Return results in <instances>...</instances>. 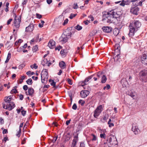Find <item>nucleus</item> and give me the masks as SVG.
Listing matches in <instances>:
<instances>
[{"mask_svg": "<svg viewBox=\"0 0 147 147\" xmlns=\"http://www.w3.org/2000/svg\"><path fill=\"white\" fill-rule=\"evenodd\" d=\"M102 75V72H99L96 74V77L98 78H99L100 77V76Z\"/></svg>", "mask_w": 147, "mask_h": 147, "instance_id": "nucleus-37", "label": "nucleus"}, {"mask_svg": "<svg viewBox=\"0 0 147 147\" xmlns=\"http://www.w3.org/2000/svg\"><path fill=\"white\" fill-rule=\"evenodd\" d=\"M80 147H85V144L83 142H81L80 145Z\"/></svg>", "mask_w": 147, "mask_h": 147, "instance_id": "nucleus-48", "label": "nucleus"}, {"mask_svg": "<svg viewBox=\"0 0 147 147\" xmlns=\"http://www.w3.org/2000/svg\"><path fill=\"white\" fill-rule=\"evenodd\" d=\"M39 38V34H37L36 35V36H35L34 38V39L35 40V42H37L38 41Z\"/></svg>", "mask_w": 147, "mask_h": 147, "instance_id": "nucleus-36", "label": "nucleus"}, {"mask_svg": "<svg viewBox=\"0 0 147 147\" xmlns=\"http://www.w3.org/2000/svg\"><path fill=\"white\" fill-rule=\"evenodd\" d=\"M26 138H24L23 140H22V144H24L26 142Z\"/></svg>", "mask_w": 147, "mask_h": 147, "instance_id": "nucleus-59", "label": "nucleus"}, {"mask_svg": "<svg viewBox=\"0 0 147 147\" xmlns=\"http://www.w3.org/2000/svg\"><path fill=\"white\" fill-rule=\"evenodd\" d=\"M102 105L98 106L94 111V116L95 118H97L102 111Z\"/></svg>", "mask_w": 147, "mask_h": 147, "instance_id": "nucleus-9", "label": "nucleus"}, {"mask_svg": "<svg viewBox=\"0 0 147 147\" xmlns=\"http://www.w3.org/2000/svg\"><path fill=\"white\" fill-rule=\"evenodd\" d=\"M32 78L34 80H36L38 79V77H35L34 76H33L32 77Z\"/></svg>", "mask_w": 147, "mask_h": 147, "instance_id": "nucleus-62", "label": "nucleus"}, {"mask_svg": "<svg viewBox=\"0 0 147 147\" xmlns=\"http://www.w3.org/2000/svg\"><path fill=\"white\" fill-rule=\"evenodd\" d=\"M88 18L91 19L92 21L94 20V17L91 15H90L89 16Z\"/></svg>", "mask_w": 147, "mask_h": 147, "instance_id": "nucleus-58", "label": "nucleus"}, {"mask_svg": "<svg viewBox=\"0 0 147 147\" xmlns=\"http://www.w3.org/2000/svg\"><path fill=\"white\" fill-rule=\"evenodd\" d=\"M63 19L62 18H59L57 19V21L58 22V25L59 24H61L62 22Z\"/></svg>", "mask_w": 147, "mask_h": 147, "instance_id": "nucleus-30", "label": "nucleus"}, {"mask_svg": "<svg viewBox=\"0 0 147 147\" xmlns=\"http://www.w3.org/2000/svg\"><path fill=\"white\" fill-rule=\"evenodd\" d=\"M48 62V61L47 59H45L41 62V63L42 65L44 66L47 64Z\"/></svg>", "mask_w": 147, "mask_h": 147, "instance_id": "nucleus-24", "label": "nucleus"}, {"mask_svg": "<svg viewBox=\"0 0 147 147\" xmlns=\"http://www.w3.org/2000/svg\"><path fill=\"white\" fill-rule=\"evenodd\" d=\"M59 65L61 68L62 69H63L65 68L66 64L65 62L63 61L60 62Z\"/></svg>", "mask_w": 147, "mask_h": 147, "instance_id": "nucleus-21", "label": "nucleus"}, {"mask_svg": "<svg viewBox=\"0 0 147 147\" xmlns=\"http://www.w3.org/2000/svg\"><path fill=\"white\" fill-rule=\"evenodd\" d=\"M103 18L102 20L105 23H111L113 22L115 23V20L111 11L110 12H106L103 14Z\"/></svg>", "mask_w": 147, "mask_h": 147, "instance_id": "nucleus-2", "label": "nucleus"}, {"mask_svg": "<svg viewBox=\"0 0 147 147\" xmlns=\"http://www.w3.org/2000/svg\"><path fill=\"white\" fill-rule=\"evenodd\" d=\"M107 118H108L107 117V115H105V116H104L103 118V120L105 121L107 119Z\"/></svg>", "mask_w": 147, "mask_h": 147, "instance_id": "nucleus-56", "label": "nucleus"}, {"mask_svg": "<svg viewBox=\"0 0 147 147\" xmlns=\"http://www.w3.org/2000/svg\"><path fill=\"white\" fill-rule=\"evenodd\" d=\"M41 77L42 83H44L45 80L47 81V79L48 78V74L46 69L43 70L42 71Z\"/></svg>", "mask_w": 147, "mask_h": 147, "instance_id": "nucleus-7", "label": "nucleus"}, {"mask_svg": "<svg viewBox=\"0 0 147 147\" xmlns=\"http://www.w3.org/2000/svg\"><path fill=\"white\" fill-rule=\"evenodd\" d=\"M71 121V119H70L69 120H67L66 121L65 123L67 125H68L69 123H70V122Z\"/></svg>", "mask_w": 147, "mask_h": 147, "instance_id": "nucleus-61", "label": "nucleus"}, {"mask_svg": "<svg viewBox=\"0 0 147 147\" xmlns=\"http://www.w3.org/2000/svg\"><path fill=\"white\" fill-rule=\"evenodd\" d=\"M141 25V22L136 20H134L133 22L130 23L129 26V31L128 34L129 36L130 37L133 36L135 32L138 30Z\"/></svg>", "mask_w": 147, "mask_h": 147, "instance_id": "nucleus-1", "label": "nucleus"}, {"mask_svg": "<svg viewBox=\"0 0 147 147\" xmlns=\"http://www.w3.org/2000/svg\"><path fill=\"white\" fill-rule=\"evenodd\" d=\"M93 138L92 139V141H95L96 140L97 138L96 136L94 134H92Z\"/></svg>", "mask_w": 147, "mask_h": 147, "instance_id": "nucleus-49", "label": "nucleus"}, {"mask_svg": "<svg viewBox=\"0 0 147 147\" xmlns=\"http://www.w3.org/2000/svg\"><path fill=\"white\" fill-rule=\"evenodd\" d=\"M57 138V136H56L53 139L51 140L52 142L53 143H54L56 141Z\"/></svg>", "mask_w": 147, "mask_h": 147, "instance_id": "nucleus-43", "label": "nucleus"}, {"mask_svg": "<svg viewBox=\"0 0 147 147\" xmlns=\"http://www.w3.org/2000/svg\"><path fill=\"white\" fill-rule=\"evenodd\" d=\"M141 59L142 63L147 65V54H143L141 57Z\"/></svg>", "mask_w": 147, "mask_h": 147, "instance_id": "nucleus-11", "label": "nucleus"}, {"mask_svg": "<svg viewBox=\"0 0 147 147\" xmlns=\"http://www.w3.org/2000/svg\"><path fill=\"white\" fill-rule=\"evenodd\" d=\"M51 86H53L54 87H55L56 82L53 80H52V82L51 83Z\"/></svg>", "mask_w": 147, "mask_h": 147, "instance_id": "nucleus-40", "label": "nucleus"}, {"mask_svg": "<svg viewBox=\"0 0 147 147\" xmlns=\"http://www.w3.org/2000/svg\"><path fill=\"white\" fill-rule=\"evenodd\" d=\"M60 54L63 57H65L67 54V52L64 49H62L61 51Z\"/></svg>", "mask_w": 147, "mask_h": 147, "instance_id": "nucleus-23", "label": "nucleus"}, {"mask_svg": "<svg viewBox=\"0 0 147 147\" xmlns=\"http://www.w3.org/2000/svg\"><path fill=\"white\" fill-rule=\"evenodd\" d=\"M68 95L70 98L72 97L73 94L72 93L71 91L68 92Z\"/></svg>", "mask_w": 147, "mask_h": 147, "instance_id": "nucleus-53", "label": "nucleus"}, {"mask_svg": "<svg viewBox=\"0 0 147 147\" xmlns=\"http://www.w3.org/2000/svg\"><path fill=\"white\" fill-rule=\"evenodd\" d=\"M21 80H20L19 81V83L20 84H21L22 82H23V80H24L25 78V77L24 76H21Z\"/></svg>", "mask_w": 147, "mask_h": 147, "instance_id": "nucleus-39", "label": "nucleus"}, {"mask_svg": "<svg viewBox=\"0 0 147 147\" xmlns=\"http://www.w3.org/2000/svg\"><path fill=\"white\" fill-rule=\"evenodd\" d=\"M115 23H119L121 21L122 17V14L120 11H112Z\"/></svg>", "mask_w": 147, "mask_h": 147, "instance_id": "nucleus-4", "label": "nucleus"}, {"mask_svg": "<svg viewBox=\"0 0 147 147\" xmlns=\"http://www.w3.org/2000/svg\"><path fill=\"white\" fill-rule=\"evenodd\" d=\"M102 29L104 32L106 33H110L112 30V28L109 26H104L102 28Z\"/></svg>", "mask_w": 147, "mask_h": 147, "instance_id": "nucleus-14", "label": "nucleus"}, {"mask_svg": "<svg viewBox=\"0 0 147 147\" xmlns=\"http://www.w3.org/2000/svg\"><path fill=\"white\" fill-rule=\"evenodd\" d=\"M68 19H66L64 21L63 24V25L65 26L66 24L68 23Z\"/></svg>", "mask_w": 147, "mask_h": 147, "instance_id": "nucleus-41", "label": "nucleus"}, {"mask_svg": "<svg viewBox=\"0 0 147 147\" xmlns=\"http://www.w3.org/2000/svg\"><path fill=\"white\" fill-rule=\"evenodd\" d=\"M11 57V54L10 53H9L7 55V56L6 59V60L5 61V63H7L9 61Z\"/></svg>", "mask_w": 147, "mask_h": 147, "instance_id": "nucleus-27", "label": "nucleus"}, {"mask_svg": "<svg viewBox=\"0 0 147 147\" xmlns=\"http://www.w3.org/2000/svg\"><path fill=\"white\" fill-rule=\"evenodd\" d=\"M20 18L17 19L16 18H15L14 25L17 28H18L20 26V24L21 22V17H19Z\"/></svg>", "mask_w": 147, "mask_h": 147, "instance_id": "nucleus-12", "label": "nucleus"}, {"mask_svg": "<svg viewBox=\"0 0 147 147\" xmlns=\"http://www.w3.org/2000/svg\"><path fill=\"white\" fill-rule=\"evenodd\" d=\"M26 111L24 110H22L21 111L22 114L23 116H24L26 114Z\"/></svg>", "mask_w": 147, "mask_h": 147, "instance_id": "nucleus-50", "label": "nucleus"}, {"mask_svg": "<svg viewBox=\"0 0 147 147\" xmlns=\"http://www.w3.org/2000/svg\"><path fill=\"white\" fill-rule=\"evenodd\" d=\"M15 9V7L14 8L13 11V13L14 15V16H15V18H17V16H16V11H14V10Z\"/></svg>", "mask_w": 147, "mask_h": 147, "instance_id": "nucleus-60", "label": "nucleus"}, {"mask_svg": "<svg viewBox=\"0 0 147 147\" xmlns=\"http://www.w3.org/2000/svg\"><path fill=\"white\" fill-rule=\"evenodd\" d=\"M52 1V0H47V2L48 4H50Z\"/></svg>", "mask_w": 147, "mask_h": 147, "instance_id": "nucleus-63", "label": "nucleus"}, {"mask_svg": "<svg viewBox=\"0 0 147 147\" xmlns=\"http://www.w3.org/2000/svg\"><path fill=\"white\" fill-rule=\"evenodd\" d=\"M78 136H75L73 140L71 147H75L76 145V143L78 141Z\"/></svg>", "mask_w": 147, "mask_h": 147, "instance_id": "nucleus-19", "label": "nucleus"}, {"mask_svg": "<svg viewBox=\"0 0 147 147\" xmlns=\"http://www.w3.org/2000/svg\"><path fill=\"white\" fill-rule=\"evenodd\" d=\"M67 81L69 84L72 85V80L71 79L69 78H68L67 79Z\"/></svg>", "mask_w": 147, "mask_h": 147, "instance_id": "nucleus-47", "label": "nucleus"}, {"mask_svg": "<svg viewBox=\"0 0 147 147\" xmlns=\"http://www.w3.org/2000/svg\"><path fill=\"white\" fill-rule=\"evenodd\" d=\"M121 83L123 86H126L128 84V82L125 78H123L121 80Z\"/></svg>", "mask_w": 147, "mask_h": 147, "instance_id": "nucleus-22", "label": "nucleus"}, {"mask_svg": "<svg viewBox=\"0 0 147 147\" xmlns=\"http://www.w3.org/2000/svg\"><path fill=\"white\" fill-rule=\"evenodd\" d=\"M78 103L79 104H80L82 106L84 105V104L85 103V102L82 100H80L78 101Z\"/></svg>", "mask_w": 147, "mask_h": 147, "instance_id": "nucleus-34", "label": "nucleus"}, {"mask_svg": "<svg viewBox=\"0 0 147 147\" xmlns=\"http://www.w3.org/2000/svg\"><path fill=\"white\" fill-rule=\"evenodd\" d=\"M94 75H92L89 76L88 78H86L85 80L82 82H80V84L82 86H84L86 84V82H88L90 80L93 76Z\"/></svg>", "mask_w": 147, "mask_h": 147, "instance_id": "nucleus-13", "label": "nucleus"}, {"mask_svg": "<svg viewBox=\"0 0 147 147\" xmlns=\"http://www.w3.org/2000/svg\"><path fill=\"white\" fill-rule=\"evenodd\" d=\"M119 44H116L115 46V51H119V50L118 49L119 48Z\"/></svg>", "mask_w": 147, "mask_h": 147, "instance_id": "nucleus-29", "label": "nucleus"}, {"mask_svg": "<svg viewBox=\"0 0 147 147\" xmlns=\"http://www.w3.org/2000/svg\"><path fill=\"white\" fill-rule=\"evenodd\" d=\"M55 41L51 40L48 43V46L50 49H54L55 47Z\"/></svg>", "mask_w": 147, "mask_h": 147, "instance_id": "nucleus-16", "label": "nucleus"}, {"mask_svg": "<svg viewBox=\"0 0 147 147\" xmlns=\"http://www.w3.org/2000/svg\"><path fill=\"white\" fill-rule=\"evenodd\" d=\"M36 17L40 19L42 17V16L41 15L39 14L38 13H36Z\"/></svg>", "mask_w": 147, "mask_h": 147, "instance_id": "nucleus-42", "label": "nucleus"}, {"mask_svg": "<svg viewBox=\"0 0 147 147\" xmlns=\"http://www.w3.org/2000/svg\"><path fill=\"white\" fill-rule=\"evenodd\" d=\"M30 67L32 68H34L36 69H37L38 68V66L36 64V63H34L33 64V65H30Z\"/></svg>", "mask_w": 147, "mask_h": 147, "instance_id": "nucleus-33", "label": "nucleus"}, {"mask_svg": "<svg viewBox=\"0 0 147 147\" xmlns=\"http://www.w3.org/2000/svg\"><path fill=\"white\" fill-rule=\"evenodd\" d=\"M24 66V65L23 64H21L19 66V68L20 69H22L23 68V67Z\"/></svg>", "mask_w": 147, "mask_h": 147, "instance_id": "nucleus-64", "label": "nucleus"}, {"mask_svg": "<svg viewBox=\"0 0 147 147\" xmlns=\"http://www.w3.org/2000/svg\"><path fill=\"white\" fill-rule=\"evenodd\" d=\"M100 137L101 138H103V139H105L106 138V135L105 134V133H103V134H100Z\"/></svg>", "mask_w": 147, "mask_h": 147, "instance_id": "nucleus-38", "label": "nucleus"}, {"mask_svg": "<svg viewBox=\"0 0 147 147\" xmlns=\"http://www.w3.org/2000/svg\"><path fill=\"white\" fill-rule=\"evenodd\" d=\"M76 15H77L76 14H75L71 13L70 14L69 18L70 19H72L74 17H75Z\"/></svg>", "mask_w": 147, "mask_h": 147, "instance_id": "nucleus-35", "label": "nucleus"}, {"mask_svg": "<svg viewBox=\"0 0 147 147\" xmlns=\"http://www.w3.org/2000/svg\"><path fill=\"white\" fill-rule=\"evenodd\" d=\"M34 25L33 24H30L26 28V32H32L34 30Z\"/></svg>", "mask_w": 147, "mask_h": 147, "instance_id": "nucleus-17", "label": "nucleus"}, {"mask_svg": "<svg viewBox=\"0 0 147 147\" xmlns=\"http://www.w3.org/2000/svg\"><path fill=\"white\" fill-rule=\"evenodd\" d=\"M38 49V46L36 45L34 46L32 48V51L34 52H36Z\"/></svg>", "mask_w": 147, "mask_h": 147, "instance_id": "nucleus-31", "label": "nucleus"}, {"mask_svg": "<svg viewBox=\"0 0 147 147\" xmlns=\"http://www.w3.org/2000/svg\"><path fill=\"white\" fill-rule=\"evenodd\" d=\"M75 28L78 30H80L82 29V27L78 24L75 27Z\"/></svg>", "mask_w": 147, "mask_h": 147, "instance_id": "nucleus-32", "label": "nucleus"}, {"mask_svg": "<svg viewBox=\"0 0 147 147\" xmlns=\"http://www.w3.org/2000/svg\"><path fill=\"white\" fill-rule=\"evenodd\" d=\"M139 76L143 81L147 82V70H144L141 71L139 73Z\"/></svg>", "mask_w": 147, "mask_h": 147, "instance_id": "nucleus-6", "label": "nucleus"}, {"mask_svg": "<svg viewBox=\"0 0 147 147\" xmlns=\"http://www.w3.org/2000/svg\"><path fill=\"white\" fill-rule=\"evenodd\" d=\"M72 108L74 110H76L77 108V106L76 104L74 103L73 105Z\"/></svg>", "mask_w": 147, "mask_h": 147, "instance_id": "nucleus-45", "label": "nucleus"}, {"mask_svg": "<svg viewBox=\"0 0 147 147\" xmlns=\"http://www.w3.org/2000/svg\"><path fill=\"white\" fill-rule=\"evenodd\" d=\"M107 78L105 75H103L102 78L101 82L102 83H104L107 80Z\"/></svg>", "mask_w": 147, "mask_h": 147, "instance_id": "nucleus-26", "label": "nucleus"}, {"mask_svg": "<svg viewBox=\"0 0 147 147\" xmlns=\"http://www.w3.org/2000/svg\"><path fill=\"white\" fill-rule=\"evenodd\" d=\"M11 92L13 93H16L17 92V91L16 89H13L11 91Z\"/></svg>", "mask_w": 147, "mask_h": 147, "instance_id": "nucleus-52", "label": "nucleus"}, {"mask_svg": "<svg viewBox=\"0 0 147 147\" xmlns=\"http://www.w3.org/2000/svg\"><path fill=\"white\" fill-rule=\"evenodd\" d=\"M61 41H63L64 42H66L67 41L68 38L66 35L63 34L59 38Z\"/></svg>", "mask_w": 147, "mask_h": 147, "instance_id": "nucleus-18", "label": "nucleus"}, {"mask_svg": "<svg viewBox=\"0 0 147 147\" xmlns=\"http://www.w3.org/2000/svg\"><path fill=\"white\" fill-rule=\"evenodd\" d=\"M12 98L11 96L5 97L4 100L6 104L5 109H8L9 111L11 110L15 107L14 103L11 101Z\"/></svg>", "mask_w": 147, "mask_h": 147, "instance_id": "nucleus-3", "label": "nucleus"}, {"mask_svg": "<svg viewBox=\"0 0 147 147\" xmlns=\"http://www.w3.org/2000/svg\"><path fill=\"white\" fill-rule=\"evenodd\" d=\"M27 84L28 85H31L32 84V80L31 78H29L26 81Z\"/></svg>", "mask_w": 147, "mask_h": 147, "instance_id": "nucleus-28", "label": "nucleus"}, {"mask_svg": "<svg viewBox=\"0 0 147 147\" xmlns=\"http://www.w3.org/2000/svg\"><path fill=\"white\" fill-rule=\"evenodd\" d=\"M110 88V86L109 84H107L106 86H105L103 88V89L105 90L106 88H107V89H109Z\"/></svg>", "mask_w": 147, "mask_h": 147, "instance_id": "nucleus-44", "label": "nucleus"}, {"mask_svg": "<svg viewBox=\"0 0 147 147\" xmlns=\"http://www.w3.org/2000/svg\"><path fill=\"white\" fill-rule=\"evenodd\" d=\"M109 143L110 145L115 146L117 144V139L115 136H111L109 139H107L106 143L104 142V144Z\"/></svg>", "mask_w": 147, "mask_h": 147, "instance_id": "nucleus-5", "label": "nucleus"}, {"mask_svg": "<svg viewBox=\"0 0 147 147\" xmlns=\"http://www.w3.org/2000/svg\"><path fill=\"white\" fill-rule=\"evenodd\" d=\"M8 133V131L7 129H4L3 131V133L4 134H7Z\"/></svg>", "mask_w": 147, "mask_h": 147, "instance_id": "nucleus-55", "label": "nucleus"}, {"mask_svg": "<svg viewBox=\"0 0 147 147\" xmlns=\"http://www.w3.org/2000/svg\"><path fill=\"white\" fill-rule=\"evenodd\" d=\"M12 20V18L9 19L7 21V25H9L11 22V21Z\"/></svg>", "mask_w": 147, "mask_h": 147, "instance_id": "nucleus-54", "label": "nucleus"}, {"mask_svg": "<svg viewBox=\"0 0 147 147\" xmlns=\"http://www.w3.org/2000/svg\"><path fill=\"white\" fill-rule=\"evenodd\" d=\"M136 6L135 5L134 3H133L132 7L130 9V12L131 13L137 15L138 14L140 9L138 7H136Z\"/></svg>", "mask_w": 147, "mask_h": 147, "instance_id": "nucleus-8", "label": "nucleus"}, {"mask_svg": "<svg viewBox=\"0 0 147 147\" xmlns=\"http://www.w3.org/2000/svg\"><path fill=\"white\" fill-rule=\"evenodd\" d=\"M34 90L32 88H29L28 89V92L27 93L26 92V94L27 95L32 96L34 93Z\"/></svg>", "mask_w": 147, "mask_h": 147, "instance_id": "nucleus-20", "label": "nucleus"}, {"mask_svg": "<svg viewBox=\"0 0 147 147\" xmlns=\"http://www.w3.org/2000/svg\"><path fill=\"white\" fill-rule=\"evenodd\" d=\"M24 98V96L22 94H20V99L21 100H22Z\"/></svg>", "mask_w": 147, "mask_h": 147, "instance_id": "nucleus-57", "label": "nucleus"}, {"mask_svg": "<svg viewBox=\"0 0 147 147\" xmlns=\"http://www.w3.org/2000/svg\"><path fill=\"white\" fill-rule=\"evenodd\" d=\"M74 6L73 7V8L76 9L78 8V6L77 3H74Z\"/></svg>", "mask_w": 147, "mask_h": 147, "instance_id": "nucleus-46", "label": "nucleus"}, {"mask_svg": "<svg viewBox=\"0 0 147 147\" xmlns=\"http://www.w3.org/2000/svg\"><path fill=\"white\" fill-rule=\"evenodd\" d=\"M89 91L87 90H82L80 92V96L82 98H84L89 95Z\"/></svg>", "mask_w": 147, "mask_h": 147, "instance_id": "nucleus-10", "label": "nucleus"}, {"mask_svg": "<svg viewBox=\"0 0 147 147\" xmlns=\"http://www.w3.org/2000/svg\"><path fill=\"white\" fill-rule=\"evenodd\" d=\"M113 34L116 36H117L119 33V31L118 29H115L113 31Z\"/></svg>", "mask_w": 147, "mask_h": 147, "instance_id": "nucleus-25", "label": "nucleus"}, {"mask_svg": "<svg viewBox=\"0 0 147 147\" xmlns=\"http://www.w3.org/2000/svg\"><path fill=\"white\" fill-rule=\"evenodd\" d=\"M23 89L24 90H26L28 89V86L26 85H25L23 86Z\"/></svg>", "mask_w": 147, "mask_h": 147, "instance_id": "nucleus-51", "label": "nucleus"}, {"mask_svg": "<svg viewBox=\"0 0 147 147\" xmlns=\"http://www.w3.org/2000/svg\"><path fill=\"white\" fill-rule=\"evenodd\" d=\"M132 130L135 134H138L140 131V130L138 129V126H135V125H132Z\"/></svg>", "mask_w": 147, "mask_h": 147, "instance_id": "nucleus-15", "label": "nucleus"}]
</instances>
